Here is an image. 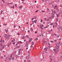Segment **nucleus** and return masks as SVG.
Masks as SVG:
<instances>
[{
  "instance_id": "a19ab883",
  "label": "nucleus",
  "mask_w": 62,
  "mask_h": 62,
  "mask_svg": "<svg viewBox=\"0 0 62 62\" xmlns=\"http://www.w3.org/2000/svg\"><path fill=\"white\" fill-rule=\"evenodd\" d=\"M44 20H46V18H44Z\"/></svg>"
},
{
  "instance_id": "2eb2a0df",
  "label": "nucleus",
  "mask_w": 62,
  "mask_h": 62,
  "mask_svg": "<svg viewBox=\"0 0 62 62\" xmlns=\"http://www.w3.org/2000/svg\"><path fill=\"white\" fill-rule=\"evenodd\" d=\"M58 20V19L57 18L56 19V21H57Z\"/></svg>"
},
{
  "instance_id": "f03ea898",
  "label": "nucleus",
  "mask_w": 62,
  "mask_h": 62,
  "mask_svg": "<svg viewBox=\"0 0 62 62\" xmlns=\"http://www.w3.org/2000/svg\"><path fill=\"white\" fill-rule=\"evenodd\" d=\"M56 49H57L59 48V46H56Z\"/></svg>"
},
{
  "instance_id": "864d4df0",
  "label": "nucleus",
  "mask_w": 62,
  "mask_h": 62,
  "mask_svg": "<svg viewBox=\"0 0 62 62\" xmlns=\"http://www.w3.org/2000/svg\"><path fill=\"white\" fill-rule=\"evenodd\" d=\"M18 35H19V33H18L17 34Z\"/></svg>"
},
{
  "instance_id": "052dcab7",
  "label": "nucleus",
  "mask_w": 62,
  "mask_h": 62,
  "mask_svg": "<svg viewBox=\"0 0 62 62\" xmlns=\"http://www.w3.org/2000/svg\"><path fill=\"white\" fill-rule=\"evenodd\" d=\"M31 47H32V48L33 47V46H32V45H31Z\"/></svg>"
},
{
  "instance_id": "37998d69",
  "label": "nucleus",
  "mask_w": 62,
  "mask_h": 62,
  "mask_svg": "<svg viewBox=\"0 0 62 62\" xmlns=\"http://www.w3.org/2000/svg\"><path fill=\"white\" fill-rule=\"evenodd\" d=\"M42 20H41V22L42 23Z\"/></svg>"
},
{
  "instance_id": "72a5a7b5",
  "label": "nucleus",
  "mask_w": 62,
  "mask_h": 62,
  "mask_svg": "<svg viewBox=\"0 0 62 62\" xmlns=\"http://www.w3.org/2000/svg\"><path fill=\"white\" fill-rule=\"evenodd\" d=\"M57 7V5H56L55 6L54 8H56V7Z\"/></svg>"
},
{
  "instance_id": "de8ad7c7",
  "label": "nucleus",
  "mask_w": 62,
  "mask_h": 62,
  "mask_svg": "<svg viewBox=\"0 0 62 62\" xmlns=\"http://www.w3.org/2000/svg\"><path fill=\"white\" fill-rule=\"evenodd\" d=\"M36 16H35V18H34V19H36Z\"/></svg>"
},
{
  "instance_id": "a211bd4d",
  "label": "nucleus",
  "mask_w": 62,
  "mask_h": 62,
  "mask_svg": "<svg viewBox=\"0 0 62 62\" xmlns=\"http://www.w3.org/2000/svg\"><path fill=\"white\" fill-rule=\"evenodd\" d=\"M20 47V46H17V48H19Z\"/></svg>"
},
{
  "instance_id": "0e129e2a",
  "label": "nucleus",
  "mask_w": 62,
  "mask_h": 62,
  "mask_svg": "<svg viewBox=\"0 0 62 62\" xmlns=\"http://www.w3.org/2000/svg\"><path fill=\"white\" fill-rule=\"evenodd\" d=\"M33 7V6H32H32H31V8H32Z\"/></svg>"
},
{
  "instance_id": "58836bf2",
  "label": "nucleus",
  "mask_w": 62,
  "mask_h": 62,
  "mask_svg": "<svg viewBox=\"0 0 62 62\" xmlns=\"http://www.w3.org/2000/svg\"><path fill=\"white\" fill-rule=\"evenodd\" d=\"M51 11H52V12H54L53 10L52 9V10H51Z\"/></svg>"
},
{
  "instance_id": "a878e982",
  "label": "nucleus",
  "mask_w": 62,
  "mask_h": 62,
  "mask_svg": "<svg viewBox=\"0 0 62 62\" xmlns=\"http://www.w3.org/2000/svg\"><path fill=\"white\" fill-rule=\"evenodd\" d=\"M2 46V44L1 43V44L0 45V46Z\"/></svg>"
},
{
  "instance_id": "e433bc0d",
  "label": "nucleus",
  "mask_w": 62,
  "mask_h": 62,
  "mask_svg": "<svg viewBox=\"0 0 62 62\" xmlns=\"http://www.w3.org/2000/svg\"><path fill=\"white\" fill-rule=\"evenodd\" d=\"M17 5V4H16L15 5V6L16 7H17V6H16V5Z\"/></svg>"
},
{
  "instance_id": "7ed1b4c3",
  "label": "nucleus",
  "mask_w": 62,
  "mask_h": 62,
  "mask_svg": "<svg viewBox=\"0 0 62 62\" xmlns=\"http://www.w3.org/2000/svg\"><path fill=\"white\" fill-rule=\"evenodd\" d=\"M30 56L29 55L27 57V59H29Z\"/></svg>"
},
{
  "instance_id": "423d86ee",
  "label": "nucleus",
  "mask_w": 62,
  "mask_h": 62,
  "mask_svg": "<svg viewBox=\"0 0 62 62\" xmlns=\"http://www.w3.org/2000/svg\"><path fill=\"white\" fill-rule=\"evenodd\" d=\"M5 32H6L7 33V32L8 31V30H6L5 29Z\"/></svg>"
},
{
  "instance_id": "39448f33",
  "label": "nucleus",
  "mask_w": 62,
  "mask_h": 62,
  "mask_svg": "<svg viewBox=\"0 0 62 62\" xmlns=\"http://www.w3.org/2000/svg\"><path fill=\"white\" fill-rule=\"evenodd\" d=\"M61 44V42H59L58 43H57L58 45H59Z\"/></svg>"
},
{
  "instance_id": "bf43d9fd",
  "label": "nucleus",
  "mask_w": 62,
  "mask_h": 62,
  "mask_svg": "<svg viewBox=\"0 0 62 62\" xmlns=\"http://www.w3.org/2000/svg\"><path fill=\"white\" fill-rule=\"evenodd\" d=\"M50 60H51V61H52L53 60L52 59V58H51V59H50Z\"/></svg>"
},
{
  "instance_id": "f8f14e48",
  "label": "nucleus",
  "mask_w": 62,
  "mask_h": 62,
  "mask_svg": "<svg viewBox=\"0 0 62 62\" xmlns=\"http://www.w3.org/2000/svg\"><path fill=\"white\" fill-rule=\"evenodd\" d=\"M57 40H54V42H56L57 41Z\"/></svg>"
},
{
  "instance_id": "4d7b16f0",
  "label": "nucleus",
  "mask_w": 62,
  "mask_h": 62,
  "mask_svg": "<svg viewBox=\"0 0 62 62\" xmlns=\"http://www.w3.org/2000/svg\"><path fill=\"white\" fill-rule=\"evenodd\" d=\"M21 50H22V49H19V51H20Z\"/></svg>"
},
{
  "instance_id": "f704fd0d",
  "label": "nucleus",
  "mask_w": 62,
  "mask_h": 62,
  "mask_svg": "<svg viewBox=\"0 0 62 62\" xmlns=\"http://www.w3.org/2000/svg\"><path fill=\"white\" fill-rule=\"evenodd\" d=\"M54 35H55V36H56V35H57L55 33H54Z\"/></svg>"
},
{
  "instance_id": "13d9d810",
  "label": "nucleus",
  "mask_w": 62,
  "mask_h": 62,
  "mask_svg": "<svg viewBox=\"0 0 62 62\" xmlns=\"http://www.w3.org/2000/svg\"><path fill=\"white\" fill-rule=\"evenodd\" d=\"M26 62V61H25V60H24V62Z\"/></svg>"
},
{
  "instance_id": "c756f323",
  "label": "nucleus",
  "mask_w": 62,
  "mask_h": 62,
  "mask_svg": "<svg viewBox=\"0 0 62 62\" xmlns=\"http://www.w3.org/2000/svg\"><path fill=\"white\" fill-rule=\"evenodd\" d=\"M31 41L30 40H29V43H30L31 42Z\"/></svg>"
},
{
  "instance_id": "ddd939ff",
  "label": "nucleus",
  "mask_w": 62,
  "mask_h": 62,
  "mask_svg": "<svg viewBox=\"0 0 62 62\" xmlns=\"http://www.w3.org/2000/svg\"><path fill=\"white\" fill-rule=\"evenodd\" d=\"M2 39H1L0 40V42H2Z\"/></svg>"
},
{
  "instance_id": "7c9ffc66",
  "label": "nucleus",
  "mask_w": 62,
  "mask_h": 62,
  "mask_svg": "<svg viewBox=\"0 0 62 62\" xmlns=\"http://www.w3.org/2000/svg\"><path fill=\"white\" fill-rule=\"evenodd\" d=\"M42 12H45V11L44 10H42Z\"/></svg>"
},
{
  "instance_id": "412c9836",
  "label": "nucleus",
  "mask_w": 62,
  "mask_h": 62,
  "mask_svg": "<svg viewBox=\"0 0 62 62\" xmlns=\"http://www.w3.org/2000/svg\"><path fill=\"white\" fill-rule=\"evenodd\" d=\"M19 9H22V8L21 7H19Z\"/></svg>"
},
{
  "instance_id": "c03bdc74",
  "label": "nucleus",
  "mask_w": 62,
  "mask_h": 62,
  "mask_svg": "<svg viewBox=\"0 0 62 62\" xmlns=\"http://www.w3.org/2000/svg\"><path fill=\"white\" fill-rule=\"evenodd\" d=\"M17 44H19V43H20L19 42H17Z\"/></svg>"
},
{
  "instance_id": "69168bd1",
  "label": "nucleus",
  "mask_w": 62,
  "mask_h": 62,
  "mask_svg": "<svg viewBox=\"0 0 62 62\" xmlns=\"http://www.w3.org/2000/svg\"><path fill=\"white\" fill-rule=\"evenodd\" d=\"M26 41V40H24V42H25Z\"/></svg>"
},
{
  "instance_id": "4468645a",
  "label": "nucleus",
  "mask_w": 62,
  "mask_h": 62,
  "mask_svg": "<svg viewBox=\"0 0 62 62\" xmlns=\"http://www.w3.org/2000/svg\"><path fill=\"white\" fill-rule=\"evenodd\" d=\"M25 37L26 38H28V35H26L25 36Z\"/></svg>"
},
{
  "instance_id": "e2e57ef3",
  "label": "nucleus",
  "mask_w": 62,
  "mask_h": 62,
  "mask_svg": "<svg viewBox=\"0 0 62 62\" xmlns=\"http://www.w3.org/2000/svg\"><path fill=\"white\" fill-rule=\"evenodd\" d=\"M34 19V18H32V20H33V19Z\"/></svg>"
},
{
  "instance_id": "c9c22d12",
  "label": "nucleus",
  "mask_w": 62,
  "mask_h": 62,
  "mask_svg": "<svg viewBox=\"0 0 62 62\" xmlns=\"http://www.w3.org/2000/svg\"><path fill=\"white\" fill-rule=\"evenodd\" d=\"M40 28L42 30L43 29V28L42 27L41 28Z\"/></svg>"
},
{
  "instance_id": "4c0bfd02",
  "label": "nucleus",
  "mask_w": 62,
  "mask_h": 62,
  "mask_svg": "<svg viewBox=\"0 0 62 62\" xmlns=\"http://www.w3.org/2000/svg\"><path fill=\"white\" fill-rule=\"evenodd\" d=\"M9 60H11V58H8Z\"/></svg>"
},
{
  "instance_id": "393cba45",
  "label": "nucleus",
  "mask_w": 62,
  "mask_h": 62,
  "mask_svg": "<svg viewBox=\"0 0 62 62\" xmlns=\"http://www.w3.org/2000/svg\"><path fill=\"white\" fill-rule=\"evenodd\" d=\"M42 1H43L45 2V1H46V0H42Z\"/></svg>"
},
{
  "instance_id": "4be33fe9",
  "label": "nucleus",
  "mask_w": 62,
  "mask_h": 62,
  "mask_svg": "<svg viewBox=\"0 0 62 62\" xmlns=\"http://www.w3.org/2000/svg\"><path fill=\"white\" fill-rule=\"evenodd\" d=\"M19 43L20 44H22V42L21 41H19Z\"/></svg>"
},
{
  "instance_id": "bb28decb",
  "label": "nucleus",
  "mask_w": 62,
  "mask_h": 62,
  "mask_svg": "<svg viewBox=\"0 0 62 62\" xmlns=\"http://www.w3.org/2000/svg\"><path fill=\"white\" fill-rule=\"evenodd\" d=\"M45 43L46 44H47V43L46 42V41L45 42Z\"/></svg>"
},
{
  "instance_id": "cd10ccee",
  "label": "nucleus",
  "mask_w": 62,
  "mask_h": 62,
  "mask_svg": "<svg viewBox=\"0 0 62 62\" xmlns=\"http://www.w3.org/2000/svg\"><path fill=\"white\" fill-rule=\"evenodd\" d=\"M5 48V47H4V46H2V48Z\"/></svg>"
},
{
  "instance_id": "f257e3e1",
  "label": "nucleus",
  "mask_w": 62,
  "mask_h": 62,
  "mask_svg": "<svg viewBox=\"0 0 62 62\" xmlns=\"http://www.w3.org/2000/svg\"><path fill=\"white\" fill-rule=\"evenodd\" d=\"M8 37L7 35L6 34H5V36H4V38H7V39H8L9 38V37Z\"/></svg>"
},
{
  "instance_id": "20e7f679",
  "label": "nucleus",
  "mask_w": 62,
  "mask_h": 62,
  "mask_svg": "<svg viewBox=\"0 0 62 62\" xmlns=\"http://www.w3.org/2000/svg\"><path fill=\"white\" fill-rule=\"evenodd\" d=\"M53 51H54L55 52H57V50L56 49H54L53 50Z\"/></svg>"
},
{
  "instance_id": "603ef678",
  "label": "nucleus",
  "mask_w": 62,
  "mask_h": 62,
  "mask_svg": "<svg viewBox=\"0 0 62 62\" xmlns=\"http://www.w3.org/2000/svg\"><path fill=\"white\" fill-rule=\"evenodd\" d=\"M16 27V26L15 25H14V28H15Z\"/></svg>"
},
{
  "instance_id": "6ab92c4d",
  "label": "nucleus",
  "mask_w": 62,
  "mask_h": 62,
  "mask_svg": "<svg viewBox=\"0 0 62 62\" xmlns=\"http://www.w3.org/2000/svg\"><path fill=\"white\" fill-rule=\"evenodd\" d=\"M30 30L32 31H33V29L31 28L30 29Z\"/></svg>"
},
{
  "instance_id": "774afa93",
  "label": "nucleus",
  "mask_w": 62,
  "mask_h": 62,
  "mask_svg": "<svg viewBox=\"0 0 62 62\" xmlns=\"http://www.w3.org/2000/svg\"><path fill=\"white\" fill-rule=\"evenodd\" d=\"M41 27V25L40 26V27Z\"/></svg>"
},
{
  "instance_id": "8fccbe9b",
  "label": "nucleus",
  "mask_w": 62,
  "mask_h": 62,
  "mask_svg": "<svg viewBox=\"0 0 62 62\" xmlns=\"http://www.w3.org/2000/svg\"><path fill=\"white\" fill-rule=\"evenodd\" d=\"M30 39L31 40L32 39L31 38H30Z\"/></svg>"
},
{
  "instance_id": "5fc2aeb1",
  "label": "nucleus",
  "mask_w": 62,
  "mask_h": 62,
  "mask_svg": "<svg viewBox=\"0 0 62 62\" xmlns=\"http://www.w3.org/2000/svg\"><path fill=\"white\" fill-rule=\"evenodd\" d=\"M53 28H54V27L55 26L54 25H53Z\"/></svg>"
},
{
  "instance_id": "f3484780",
  "label": "nucleus",
  "mask_w": 62,
  "mask_h": 62,
  "mask_svg": "<svg viewBox=\"0 0 62 62\" xmlns=\"http://www.w3.org/2000/svg\"><path fill=\"white\" fill-rule=\"evenodd\" d=\"M2 2H3V3H5V1L3 0H2Z\"/></svg>"
},
{
  "instance_id": "b1692460",
  "label": "nucleus",
  "mask_w": 62,
  "mask_h": 62,
  "mask_svg": "<svg viewBox=\"0 0 62 62\" xmlns=\"http://www.w3.org/2000/svg\"><path fill=\"white\" fill-rule=\"evenodd\" d=\"M12 54L10 55V57H11V58H12Z\"/></svg>"
},
{
  "instance_id": "79ce46f5",
  "label": "nucleus",
  "mask_w": 62,
  "mask_h": 62,
  "mask_svg": "<svg viewBox=\"0 0 62 62\" xmlns=\"http://www.w3.org/2000/svg\"><path fill=\"white\" fill-rule=\"evenodd\" d=\"M28 52L29 53H30V51H28Z\"/></svg>"
},
{
  "instance_id": "3c124183",
  "label": "nucleus",
  "mask_w": 62,
  "mask_h": 62,
  "mask_svg": "<svg viewBox=\"0 0 62 62\" xmlns=\"http://www.w3.org/2000/svg\"><path fill=\"white\" fill-rule=\"evenodd\" d=\"M57 37H59V35H57Z\"/></svg>"
},
{
  "instance_id": "a18cd8bd",
  "label": "nucleus",
  "mask_w": 62,
  "mask_h": 62,
  "mask_svg": "<svg viewBox=\"0 0 62 62\" xmlns=\"http://www.w3.org/2000/svg\"><path fill=\"white\" fill-rule=\"evenodd\" d=\"M53 23H51V24H50V25H53Z\"/></svg>"
},
{
  "instance_id": "dca6fc26",
  "label": "nucleus",
  "mask_w": 62,
  "mask_h": 62,
  "mask_svg": "<svg viewBox=\"0 0 62 62\" xmlns=\"http://www.w3.org/2000/svg\"><path fill=\"white\" fill-rule=\"evenodd\" d=\"M50 42L52 43H54V41H50Z\"/></svg>"
},
{
  "instance_id": "ea45409f",
  "label": "nucleus",
  "mask_w": 62,
  "mask_h": 62,
  "mask_svg": "<svg viewBox=\"0 0 62 62\" xmlns=\"http://www.w3.org/2000/svg\"><path fill=\"white\" fill-rule=\"evenodd\" d=\"M11 42H14V41H13V40H11Z\"/></svg>"
},
{
  "instance_id": "9d476101",
  "label": "nucleus",
  "mask_w": 62,
  "mask_h": 62,
  "mask_svg": "<svg viewBox=\"0 0 62 62\" xmlns=\"http://www.w3.org/2000/svg\"><path fill=\"white\" fill-rule=\"evenodd\" d=\"M22 38L23 39H24L25 38V37L24 36H23Z\"/></svg>"
},
{
  "instance_id": "473e14b6",
  "label": "nucleus",
  "mask_w": 62,
  "mask_h": 62,
  "mask_svg": "<svg viewBox=\"0 0 62 62\" xmlns=\"http://www.w3.org/2000/svg\"><path fill=\"white\" fill-rule=\"evenodd\" d=\"M15 44V42H14L13 43V45Z\"/></svg>"
},
{
  "instance_id": "2f4dec72",
  "label": "nucleus",
  "mask_w": 62,
  "mask_h": 62,
  "mask_svg": "<svg viewBox=\"0 0 62 62\" xmlns=\"http://www.w3.org/2000/svg\"><path fill=\"white\" fill-rule=\"evenodd\" d=\"M1 58L2 59L3 58V56H2L1 57Z\"/></svg>"
},
{
  "instance_id": "aec40b11",
  "label": "nucleus",
  "mask_w": 62,
  "mask_h": 62,
  "mask_svg": "<svg viewBox=\"0 0 62 62\" xmlns=\"http://www.w3.org/2000/svg\"><path fill=\"white\" fill-rule=\"evenodd\" d=\"M53 12L54 13H56V11H53Z\"/></svg>"
},
{
  "instance_id": "c85d7f7f",
  "label": "nucleus",
  "mask_w": 62,
  "mask_h": 62,
  "mask_svg": "<svg viewBox=\"0 0 62 62\" xmlns=\"http://www.w3.org/2000/svg\"><path fill=\"white\" fill-rule=\"evenodd\" d=\"M10 46V45L9 44L7 46Z\"/></svg>"
},
{
  "instance_id": "6e6d98bb",
  "label": "nucleus",
  "mask_w": 62,
  "mask_h": 62,
  "mask_svg": "<svg viewBox=\"0 0 62 62\" xmlns=\"http://www.w3.org/2000/svg\"><path fill=\"white\" fill-rule=\"evenodd\" d=\"M49 19H48V20H47V21H49Z\"/></svg>"
},
{
  "instance_id": "6e6552de",
  "label": "nucleus",
  "mask_w": 62,
  "mask_h": 62,
  "mask_svg": "<svg viewBox=\"0 0 62 62\" xmlns=\"http://www.w3.org/2000/svg\"><path fill=\"white\" fill-rule=\"evenodd\" d=\"M54 15H52V16H51V17H52L53 18H54Z\"/></svg>"
},
{
  "instance_id": "09e8293b",
  "label": "nucleus",
  "mask_w": 62,
  "mask_h": 62,
  "mask_svg": "<svg viewBox=\"0 0 62 62\" xmlns=\"http://www.w3.org/2000/svg\"><path fill=\"white\" fill-rule=\"evenodd\" d=\"M38 11V10H37V11H35V12H37Z\"/></svg>"
},
{
  "instance_id": "5701e85b",
  "label": "nucleus",
  "mask_w": 62,
  "mask_h": 62,
  "mask_svg": "<svg viewBox=\"0 0 62 62\" xmlns=\"http://www.w3.org/2000/svg\"><path fill=\"white\" fill-rule=\"evenodd\" d=\"M61 29V28L60 27H59V30H60V29Z\"/></svg>"
},
{
  "instance_id": "49530a36",
  "label": "nucleus",
  "mask_w": 62,
  "mask_h": 62,
  "mask_svg": "<svg viewBox=\"0 0 62 62\" xmlns=\"http://www.w3.org/2000/svg\"><path fill=\"white\" fill-rule=\"evenodd\" d=\"M59 15H57V17H58L59 16Z\"/></svg>"
},
{
  "instance_id": "338daca9",
  "label": "nucleus",
  "mask_w": 62,
  "mask_h": 62,
  "mask_svg": "<svg viewBox=\"0 0 62 62\" xmlns=\"http://www.w3.org/2000/svg\"><path fill=\"white\" fill-rule=\"evenodd\" d=\"M26 49H27V50L28 49V47H27V48H26Z\"/></svg>"
},
{
  "instance_id": "1a4fd4ad",
  "label": "nucleus",
  "mask_w": 62,
  "mask_h": 62,
  "mask_svg": "<svg viewBox=\"0 0 62 62\" xmlns=\"http://www.w3.org/2000/svg\"><path fill=\"white\" fill-rule=\"evenodd\" d=\"M28 45H27L26 44V46H25V47H28Z\"/></svg>"
},
{
  "instance_id": "680f3d73",
  "label": "nucleus",
  "mask_w": 62,
  "mask_h": 62,
  "mask_svg": "<svg viewBox=\"0 0 62 62\" xmlns=\"http://www.w3.org/2000/svg\"><path fill=\"white\" fill-rule=\"evenodd\" d=\"M35 33H37V31H36V32H35Z\"/></svg>"
},
{
  "instance_id": "0eeeda50",
  "label": "nucleus",
  "mask_w": 62,
  "mask_h": 62,
  "mask_svg": "<svg viewBox=\"0 0 62 62\" xmlns=\"http://www.w3.org/2000/svg\"><path fill=\"white\" fill-rule=\"evenodd\" d=\"M24 31H23H23H20V33H22V32H23Z\"/></svg>"
},
{
  "instance_id": "9b49d317",
  "label": "nucleus",
  "mask_w": 62,
  "mask_h": 62,
  "mask_svg": "<svg viewBox=\"0 0 62 62\" xmlns=\"http://www.w3.org/2000/svg\"><path fill=\"white\" fill-rule=\"evenodd\" d=\"M18 57V55H15V57H16V58L17 57Z\"/></svg>"
}]
</instances>
